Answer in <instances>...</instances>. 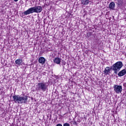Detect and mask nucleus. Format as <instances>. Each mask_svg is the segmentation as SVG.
Here are the masks:
<instances>
[{
    "mask_svg": "<svg viewBox=\"0 0 126 126\" xmlns=\"http://www.w3.org/2000/svg\"><path fill=\"white\" fill-rule=\"evenodd\" d=\"M27 100H28V96L27 95L24 96H20L19 95L13 96V101L17 104H26Z\"/></svg>",
    "mask_w": 126,
    "mask_h": 126,
    "instance_id": "obj_1",
    "label": "nucleus"
},
{
    "mask_svg": "<svg viewBox=\"0 0 126 126\" xmlns=\"http://www.w3.org/2000/svg\"><path fill=\"white\" fill-rule=\"evenodd\" d=\"M43 10V8L41 6H36L35 5L33 7H31L29 8L27 10L24 12V15H28V14H31V13H40Z\"/></svg>",
    "mask_w": 126,
    "mask_h": 126,
    "instance_id": "obj_2",
    "label": "nucleus"
},
{
    "mask_svg": "<svg viewBox=\"0 0 126 126\" xmlns=\"http://www.w3.org/2000/svg\"><path fill=\"white\" fill-rule=\"evenodd\" d=\"M123 62H118L111 67V69L114 71L115 74H118V72L119 70H121V68L123 67Z\"/></svg>",
    "mask_w": 126,
    "mask_h": 126,
    "instance_id": "obj_3",
    "label": "nucleus"
},
{
    "mask_svg": "<svg viewBox=\"0 0 126 126\" xmlns=\"http://www.w3.org/2000/svg\"><path fill=\"white\" fill-rule=\"evenodd\" d=\"M36 87V90H41L42 91H43V92H45L48 88V85H47L45 82L38 83Z\"/></svg>",
    "mask_w": 126,
    "mask_h": 126,
    "instance_id": "obj_4",
    "label": "nucleus"
},
{
    "mask_svg": "<svg viewBox=\"0 0 126 126\" xmlns=\"http://www.w3.org/2000/svg\"><path fill=\"white\" fill-rule=\"evenodd\" d=\"M113 88L115 92H116V93H117V94H120V93H122V92L123 91V87H122V86L115 85Z\"/></svg>",
    "mask_w": 126,
    "mask_h": 126,
    "instance_id": "obj_5",
    "label": "nucleus"
},
{
    "mask_svg": "<svg viewBox=\"0 0 126 126\" xmlns=\"http://www.w3.org/2000/svg\"><path fill=\"white\" fill-rule=\"evenodd\" d=\"M126 69H123L121 71H120L118 74V76H120V77H122V76H124V75H126Z\"/></svg>",
    "mask_w": 126,
    "mask_h": 126,
    "instance_id": "obj_6",
    "label": "nucleus"
},
{
    "mask_svg": "<svg viewBox=\"0 0 126 126\" xmlns=\"http://www.w3.org/2000/svg\"><path fill=\"white\" fill-rule=\"evenodd\" d=\"M38 63H41L42 64H44V63H46V59H45V58L41 57L38 59Z\"/></svg>",
    "mask_w": 126,
    "mask_h": 126,
    "instance_id": "obj_7",
    "label": "nucleus"
},
{
    "mask_svg": "<svg viewBox=\"0 0 126 126\" xmlns=\"http://www.w3.org/2000/svg\"><path fill=\"white\" fill-rule=\"evenodd\" d=\"M111 69H111L110 67H106L104 70L103 71L104 74H105V75H108L110 71H111Z\"/></svg>",
    "mask_w": 126,
    "mask_h": 126,
    "instance_id": "obj_8",
    "label": "nucleus"
},
{
    "mask_svg": "<svg viewBox=\"0 0 126 126\" xmlns=\"http://www.w3.org/2000/svg\"><path fill=\"white\" fill-rule=\"evenodd\" d=\"M115 5L114 2H111L109 4V8H110V9H112V10H114Z\"/></svg>",
    "mask_w": 126,
    "mask_h": 126,
    "instance_id": "obj_9",
    "label": "nucleus"
},
{
    "mask_svg": "<svg viewBox=\"0 0 126 126\" xmlns=\"http://www.w3.org/2000/svg\"><path fill=\"white\" fill-rule=\"evenodd\" d=\"M61 59L60 58H56L54 60V63H57V64H61Z\"/></svg>",
    "mask_w": 126,
    "mask_h": 126,
    "instance_id": "obj_10",
    "label": "nucleus"
},
{
    "mask_svg": "<svg viewBox=\"0 0 126 126\" xmlns=\"http://www.w3.org/2000/svg\"><path fill=\"white\" fill-rule=\"evenodd\" d=\"M81 2L83 5H87L89 3V0H81Z\"/></svg>",
    "mask_w": 126,
    "mask_h": 126,
    "instance_id": "obj_11",
    "label": "nucleus"
},
{
    "mask_svg": "<svg viewBox=\"0 0 126 126\" xmlns=\"http://www.w3.org/2000/svg\"><path fill=\"white\" fill-rule=\"evenodd\" d=\"M15 63L16 64H18L19 65H20L21 63H22V60L21 59H17L15 61Z\"/></svg>",
    "mask_w": 126,
    "mask_h": 126,
    "instance_id": "obj_12",
    "label": "nucleus"
},
{
    "mask_svg": "<svg viewBox=\"0 0 126 126\" xmlns=\"http://www.w3.org/2000/svg\"><path fill=\"white\" fill-rule=\"evenodd\" d=\"M124 0H114V1H117L118 4L122 5L124 4Z\"/></svg>",
    "mask_w": 126,
    "mask_h": 126,
    "instance_id": "obj_13",
    "label": "nucleus"
},
{
    "mask_svg": "<svg viewBox=\"0 0 126 126\" xmlns=\"http://www.w3.org/2000/svg\"><path fill=\"white\" fill-rule=\"evenodd\" d=\"M63 126H70L69 124L68 123H64L63 124Z\"/></svg>",
    "mask_w": 126,
    "mask_h": 126,
    "instance_id": "obj_14",
    "label": "nucleus"
},
{
    "mask_svg": "<svg viewBox=\"0 0 126 126\" xmlns=\"http://www.w3.org/2000/svg\"><path fill=\"white\" fill-rule=\"evenodd\" d=\"M56 126H63V125H62L61 124H59Z\"/></svg>",
    "mask_w": 126,
    "mask_h": 126,
    "instance_id": "obj_15",
    "label": "nucleus"
},
{
    "mask_svg": "<svg viewBox=\"0 0 126 126\" xmlns=\"http://www.w3.org/2000/svg\"><path fill=\"white\" fill-rule=\"evenodd\" d=\"M66 114L67 113H65V114H63V116H65V117H67V115H66Z\"/></svg>",
    "mask_w": 126,
    "mask_h": 126,
    "instance_id": "obj_16",
    "label": "nucleus"
},
{
    "mask_svg": "<svg viewBox=\"0 0 126 126\" xmlns=\"http://www.w3.org/2000/svg\"><path fill=\"white\" fill-rule=\"evenodd\" d=\"M74 124H75V125L77 126V123H76V122H74Z\"/></svg>",
    "mask_w": 126,
    "mask_h": 126,
    "instance_id": "obj_17",
    "label": "nucleus"
},
{
    "mask_svg": "<svg viewBox=\"0 0 126 126\" xmlns=\"http://www.w3.org/2000/svg\"><path fill=\"white\" fill-rule=\"evenodd\" d=\"M124 86H126V83L124 84Z\"/></svg>",
    "mask_w": 126,
    "mask_h": 126,
    "instance_id": "obj_18",
    "label": "nucleus"
},
{
    "mask_svg": "<svg viewBox=\"0 0 126 126\" xmlns=\"http://www.w3.org/2000/svg\"><path fill=\"white\" fill-rule=\"evenodd\" d=\"M14 1H18V0H14Z\"/></svg>",
    "mask_w": 126,
    "mask_h": 126,
    "instance_id": "obj_19",
    "label": "nucleus"
}]
</instances>
